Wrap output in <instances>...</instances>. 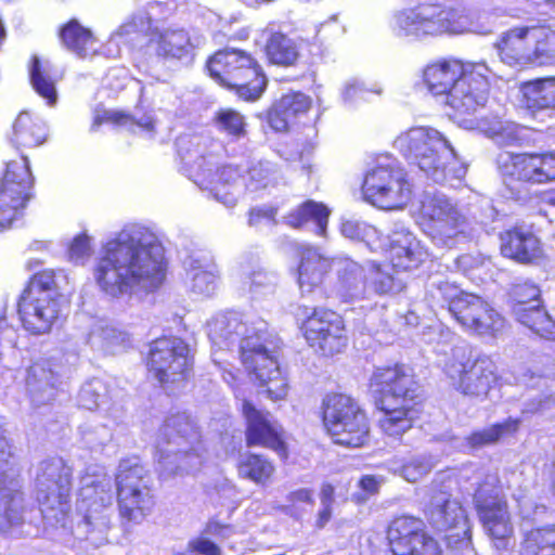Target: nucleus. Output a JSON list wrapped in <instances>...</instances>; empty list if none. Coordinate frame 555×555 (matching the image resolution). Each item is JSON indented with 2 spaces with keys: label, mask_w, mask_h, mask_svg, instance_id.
<instances>
[{
  "label": "nucleus",
  "mask_w": 555,
  "mask_h": 555,
  "mask_svg": "<svg viewBox=\"0 0 555 555\" xmlns=\"http://www.w3.org/2000/svg\"><path fill=\"white\" fill-rule=\"evenodd\" d=\"M166 272L162 246L129 233L103 244L93 268L98 286L113 298L130 295L134 289L154 292L164 283Z\"/></svg>",
  "instance_id": "obj_1"
},
{
  "label": "nucleus",
  "mask_w": 555,
  "mask_h": 555,
  "mask_svg": "<svg viewBox=\"0 0 555 555\" xmlns=\"http://www.w3.org/2000/svg\"><path fill=\"white\" fill-rule=\"evenodd\" d=\"M369 388L380 414V433L401 441L421 422L427 404L426 391L414 367L401 361L377 365L369 378Z\"/></svg>",
  "instance_id": "obj_2"
},
{
  "label": "nucleus",
  "mask_w": 555,
  "mask_h": 555,
  "mask_svg": "<svg viewBox=\"0 0 555 555\" xmlns=\"http://www.w3.org/2000/svg\"><path fill=\"white\" fill-rule=\"evenodd\" d=\"M422 80L434 96H444L454 119L472 121L490 95V69L483 62L455 56L434 60L423 68Z\"/></svg>",
  "instance_id": "obj_3"
},
{
  "label": "nucleus",
  "mask_w": 555,
  "mask_h": 555,
  "mask_svg": "<svg viewBox=\"0 0 555 555\" xmlns=\"http://www.w3.org/2000/svg\"><path fill=\"white\" fill-rule=\"evenodd\" d=\"M211 79L244 102L258 101L268 88V77L258 59L237 48L216 51L206 61Z\"/></svg>",
  "instance_id": "obj_4"
},
{
  "label": "nucleus",
  "mask_w": 555,
  "mask_h": 555,
  "mask_svg": "<svg viewBox=\"0 0 555 555\" xmlns=\"http://www.w3.org/2000/svg\"><path fill=\"white\" fill-rule=\"evenodd\" d=\"M320 417L326 434L335 444L357 449L370 443L371 417L351 395L327 392L321 401Z\"/></svg>",
  "instance_id": "obj_5"
},
{
  "label": "nucleus",
  "mask_w": 555,
  "mask_h": 555,
  "mask_svg": "<svg viewBox=\"0 0 555 555\" xmlns=\"http://www.w3.org/2000/svg\"><path fill=\"white\" fill-rule=\"evenodd\" d=\"M441 306L466 332L495 337L503 333L506 320L486 299L448 281L437 285Z\"/></svg>",
  "instance_id": "obj_6"
},
{
  "label": "nucleus",
  "mask_w": 555,
  "mask_h": 555,
  "mask_svg": "<svg viewBox=\"0 0 555 555\" xmlns=\"http://www.w3.org/2000/svg\"><path fill=\"white\" fill-rule=\"evenodd\" d=\"M118 516L127 524H139L156 505L150 470L139 461L122 460L114 475Z\"/></svg>",
  "instance_id": "obj_7"
},
{
  "label": "nucleus",
  "mask_w": 555,
  "mask_h": 555,
  "mask_svg": "<svg viewBox=\"0 0 555 555\" xmlns=\"http://www.w3.org/2000/svg\"><path fill=\"white\" fill-rule=\"evenodd\" d=\"M443 372L457 392L481 400L486 399L501 382L494 360L472 348L455 349L446 361Z\"/></svg>",
  "instance_id": "obj_8"
},
{
  "label": "nucleus",
  "mask_w": 555,
  "mask_h": 555,
  "mask_svg": "<svg viewBox=\"0 0 555 555\" xmlns=\"http://www.w3.org/2000/svg\"><path fill=\"white\" fill-rule=\"evenodd\" d=\"M297 327L307 346L320 357L333 358L348 348L346 320L332 308L301 307Z\"/></svg>",
  "instance_id": "obj_9"
},
{
  "label": "nucleus",
  "mask_w": 555,
  "mask_h": 555,
  "mask_svg": "<svg viewBox=\"0 0 555 555\" xmlns=\"http://www.w3.org/2000/svg\"><path fill=\"white\" fill-rule=\"evenodd\" d=\"M144 364L147 373L162 388L179 389L192 376L194 358L182 338L162 336L150 343Z\"/></svg>",
  "instance_id": "obj_10"
},
{
  "label": "nucleus",
  "mask_w": 555,
  "mask_h": 555,
  "mask_svg": "<svg viewBox=\"0 0 555 555\" xmlns=\"http://www.w3.org/2000/svg\"><path fill=\"white\" fill-rule=\"evenodd\" d=\"M280 358L281 347L273 340H245L240 346V359L245 373L273 401L284 400L289 388Z\"/></svg>",
  "instance_id": "obj_11"
},
{
  "label": "nucleus",
  "mask_w": 555,
  "mask_h": 555,
  "mask_svg": "<svg viewBox=\"0 0 555 555\" xmlns=\"http://www.w3.org/2000/svg\"><path fill=\"white\" fill-rule=\"evenodd\" d=\"M504 185L518 198V188L555 182V150L507 152L498 158Z\"/></svg>",
  "instance_id": "obj_12"
},
{
  "label": "nucleus",
  "mask_w": 555,
  "mask_h": 555,
  "mask_svg": "<svg viewBox=\"0 0 555 555\" xmlns=\"http://www.w3.org/2000/svg\"><path fill=\"white\" fill-rule=\"evenodd\" d=\"M452 479L436 478L428 490L424 515L437 530L446 532L449 543L470 540V526L462 504L453 498Z\"/></svg>",
  "instance_id": "obj_13"
},
{
  "label": "nucleus",
  "mask_w": 555,
  "mask_h": 555,
  "mask_svg": "<svg viewBox=\"0 0 555 555\" xmlns=\"http://www.w3.org/2000/svg\"><path fill=\"white\" fill-rule=\"evenodd\" d=\"M396 143L403 156L425 172L443 171L455 159L451 144L429 127H412Z\"/></svg>",
  "instance_id": "obj_14"
},
{
  "label": "nucleus",
  "mask_w": 555,
  "mask_h": 555,
  "mask_svg": "<svg viewBox=\"0 0 555 555\" xmlns=\"http://www.w3.org/2000/svg\"><path fill=\"white\" fill-rule=\"evenodd\" d=\"M386 555H442L439 541L426 529L422 518L393 517L386 528Z\"/></svg>",
  "instance_id": "obj_15"
},
{
  "label": "nucleus",
  "mask_w": 555,
  "mask_h": 555,
  "mask_svg": "<svg viewBox=\"0 0 555 555\" xmlns=\"http://www.w3.org/2000/svg\"><path fill=\"white\" fill-rule=\"evenodd\" d=\"M30 162L24 156L7 163L0 178V231L9 229L29 202Z\"/></svg>",
  "instance_id": "obj_16"
},
{
  "label": "nucleus",
  "mask_w": 555,
  "mask_h": 555,
  "mask_svg": "<svg viewBox=\"0 0 555 555\" xmlns=\"http://www.w3.org/2000/svg\"><path fill=\"white\" fill-rule=\"evenodd\" d=\"M364 198L383 209H401L411 197V185L401 168L378 165L367 171L362 183Z\"/></svg>",
  "instance_id": "obj_17"
},
{
  "label": "nucleus",
  "mask_w": 555,
  "mask_h": 555,
  "mask_svg": "<svg viewBox=\"0 0 555 555\" xmlns=\"http://www.w3.org/2000/svg\"><path fill=\"white\" fill-rule=\"evenodd\" d=\"M508 301L516 319L541 337H555V322L547 313L540 287L530 281L512 285Z\"/></svg>",
  "instance_id": "obj_18"
},
{
  "label": "nucleus",
  "mask_w": 555,
  "mask_h": 555,
  "mask_svg": "<svg viewBox=\"0 0 555 555\" xmlns=\"http://www.w3.org/2000/svg\"><path fill=\"white\" fill-rule=\"evenodd\" d=\"M463 14L455 9L440 4H421L402 11L397 25L404 35H434L456 33L463 27Z\"/></svg>",
  "instance_id": "obj_19"
},
{
  "label": "nucleus",
  "mask_w": 555,
  "mask_h": 555,
  "mask_svg": "<svg viewBox=\"0 0 555 555\" xmlns=\"http://www.w3.org/2000/svg\"><path fill=\"white\" fill-rule=\"evenodd\" d=\"M241 413L245 421L244 436L247 448L269 449L282 460L288 459L285 430L272 418L269 411L260 410L250 400L244 399Z\"/></svg>",
  "instance_id": "obj_20"
},
{
  "label": "nucleus",
  "mask_w": 555,
  "mask_h": 555,
  "mask_svg": "<svg viewBox=\"0 0 555 555\" xmlns=\"http://www.w3.org/2000/svg\"><path fill=\"white\" fill-rule=\"evenodd\" d=\"M474 505L494 546L507 550L514 539V525L506 498L498 492H487L482 486H479L475 493Z\"/></svg>",
  "instance_id": "obj_21"
},
{
  "label": "nucleus",
  "mask_w": 555,
  "mask_h": 555,
  "mask_svg": "<svg viewBox=\"0 0 555 555\" xmlns=\"http://www.w3.org/2000/svg\"><path fill=\"white\" fill-rule=\"evenodd\" d=\"M418 225L431 238H453L463 232L465 218L446 198L426 197L416 217Z\"/></svg>",
  "instance_id": "obj_22"
},
{
  "label": "nucleus",
  "mask_w": 555,
  "mask_h": 555,
  "mask_svg": "<svg viewBox=\"0 0 555 555\" xmlns=\"http://www.w3.org/2000/svg\"><path fill=\"white\" fill-rule=\"evenodd\" d=\"M499 249L503 258L522 266H537L546 257L544 244L539 235L519 224L499 233Z\"/></svg>",
  "instance_id": "obj_23"
},
{
  "label": "nucleus",
  "mask_w": 555,
  "mask_h": 555,
  "mask_svg": "<svg viewBox=\"0 0 555 555\" xmlns=\"http://www.w3.org/2000/svg\"><path fill=\"white\" fill-rule=\"evenodd\" d=\"M330 207L314 199H306L283 216V223L293 230H302L309 223L314 225V233L325 237L328 220L331 217Z\"/></svg>",
  "instance_id": "obj_24"
},
{
  "label": "nucleus",
  "mask_w": 555,
  "mask_h": 555,
  "mask_svg": "<svg viewBox=\"0 0 555 555\" xmlns=\"http://www.w3.org/2000/svg\"><path fill=\"white\" fill-rule=\"evenodd\" d=\"M385 256L396 271H412L426 260L427 251L415 237L403 234L390 242Z\"/></svg>",
  "instance_id": "obj_25"
},
{
  "label": "nucleus",
  "mask_w": 555,
  "mask_h": 555,
  "mask_svg": "<svg viewBox=\"0 0 555 555\" xmlns=\"http://www.w3.org/2000/svg\"><path fill=\"white\" fill-rule=\"evenodd\" d=\"M240 479L247 480L259 487L270 485L276 475V465L273 459L261 452L246 451L235 463Z\"/></svg>",
  "instance_id": "obj_26"
},
{
  "label": "nucleus",
  "mask_w": 555,
  "mask_h": 555,
  "mask_svg": "<svg viewBox=\"0 0 555 555\" xmlns=\"http://www.w3.org/2000/svg\"><path fill=\"white\" fill-rule=\"evenodd\" d=\"M332 268L331 261L313 248L300 251L297 282L302 292H313L323 285Z\"/></svg>",
  "instance_id": "obj_27"
},
{
  "label": "nucleus",
  "mask_w": 555,
  "mask_h": 555,
  "mask_svg": "<svg viewBox=\"0 0 555 555\" xmlns=\"http://www.w3.org/2000/svg\"><path fill=\"white\" fill-rule=\"evenodd\" d=\"M529 26H516L504 31L494 47L500 59L508 65L530 62Z\"/></svg>",
  "instance_id": "obj_28"
},
{
  "label": "nucleus",
  "mask_w": 555,
  "mask_h": 555,
  "mask_svg": "<svg viewBox=\"0 0 555 555\" xmlns=\"http://www.w3.org/2000/svg\"><path fill=\"white\" fill-rule=\"evenodd\" d=\"M42 475L50 494L55 495L60 504H67L73 488V467L61 457H53L42 463Z\"/></svg>",
  "instance_id": "obj_29"
},
{
  "label": "nucleus",
  "mask_w": 555,
  "mask_h": 555,
  "mask_svg": "<svg viewBox=\"0 0 555 555\" xmlns=\"http://www.w3.org/2000/svg\"><path fill=\"white\" fill-rule=\"evenodd\" d=\"M150 42L155 43L157 55L167 60H182L192 54L191 38L184 29L166 30L152 38Z\"/></svg>",
  "instance_id": "obj_30"
},
{
  "label": "nucleus",
  "mask_w": 555,
  "mask_h": 555,
  "mask_svg": "<svg viewBox=\"0 0 555 555\" xmlns=\"http://www.w3.org/2000/svg\"><path fill=\"white\" fill-rule=\"evenodd\" d=\"M264 55L271 65L292 67L298 63L300 53L292 38L282 31H273L266 41Z\"/></svg>",
  "instance_id": "obj_31"
},
{
  "label": "nucleus",
  "mask_w": 555,
  "mask_h": 555,
  "mask_svg": "<svg viewBox=\"0 0 555 555\" xmlns=\"http://www.w3.org/2000/svg\"><path fill=\"white\" fill-rule=\"evenodd\" d=\"M530 62L555 63V30L547 25L529 26Z\"/></svg>",
  "instance_id": "obj_32"
},
{
  "label": "nucleus",
  "mask_w": 555,
  "mask_h": 555,
  "mask_svg": "<svg viewBox=\"0 0 555 555\" xmlns=\"http://www.w3.org/2000/svg\"><path fill=\"white\" fill-rule=\"evenodd\" d=\"M519 424L520 421L518 418L508 417L487 428L472 431L465 437L464 443L472 450L494 444L503 437L516 434L519 429Z\"/></svg>",
  "instance_id": "obj_33"
},
{
  "label": "nucleus",
  "mask_w": 555,
  "mask_h": 555,
  "mask_svg": "<svg viewBox=\"0 0 555 555\" xmlns=\"http://www.w3.org/2000/svg\"><path fill=\"white\" fill-rule=\"evenodd\" d=\"M57 35L64 47L79 56H85L94 43L92 31L76 18L61 25Z\"/></svg>",
  "instance_id": "obj_34"
},
{
  "label": "nucleus",
  "mask_w": 555,
  "mask_h": 555,
  "mask_svg": "<svg viewBox=\"0 0 555 555\" xmlns=\"http://www.w3.org/2000/svg\"><path fill=\"white\" fill-rule=\"evenodd\" d=\"M524 555H555V525L533 527L521 541Z\"/></svg>",
  "instance_id": "obj_35"
},
{
  "label": "nucleus",
  "mask_w": 555,
  "mask_h": 555,
  "mask_svg": "<svg viewBox=\"0 0 555 555\" xmlns=\"http://www.w3.org/2000/svg\"><path fill=\"white\" fill-rule=\"evenodd\" d=\"M214 125L219 132L232 140L238 141L248 135L247 118L233 107H223L214 115Z\"/></svg>",
  "instance_id": "obj_36"
},
{
  "label": "nucleus",
  "mask_w": 555,
  "mask_h": 555,
  "mask_svg": "<svg viewBox=\"0 0 555 555\" xmlns=\"http://www.w3.org/2000/svg\"><path fill=\"white\" fill-rule=\"evenodd\" d=\"M528 106L534 111L555 108V77L535 79L526 83Z\"/></svg>",
  "instance_id": "obj_37"
},
{
  "label": "nucleus",
  "mask_w": 555,
  "mask_h": 555,
  "mask_svg": "<svg viewBox=\"0 0 555 555\" xmlns=\"http://www.w3.org/2000/svg\"><path fill=\"white\" fill-rule=\"evenodd\" d=\"M61 299L59 293L37 298V335L50 332L60 317Z\"/></svg>",
  "instance_id": "obj_38"
},
{
  "label": "nucleus",
  "mask_w": 555,
  "mask_h": 555,
  "mask_svg": "<svg viewBox=\"0 0 555 555\" xmlns=\"http://www.w3.org/2000/svg\"><path fill=\"white\" fill-rule=\"evenodd\" d=\"M278 102L283 109V114H286L293 125L307 115L312 106L310 96L300 91L284 93L278 99Z\"/></svg>",
  "instance_id": "obj_39"
},
{
  "label": "nucleus",
  "mask_w": 555,
  "mask_h": 555,
  "mask_svg": "<svg viewBox=\"0 0 555 555\" xmlns=\"http://www.w3.org/2000/svg\"><path fill=\"white\" fill-rule=\"evenodd\" d=\"M62 79L57 70H48L37 59V94H39L48 106L57 103L56 83Z\"/></svg>",
  "instance_id": "obj_40"
},
{
  "label": "nucleus",
  "mask_w": 555,
  "mask_h": 555,
  "mask_svg": "<svg viewBox=\"0 0 555 555\" xmlns=\"http://www.w3.org/2000/svg\"><path fill=\"white\" fill-rule=\"evenodd\" d=\"M34 281L35 274L29 276L17 301V312L25 328H29L31 326V317L35 315V304L31 298Z\"/></svg>",
  "instance_id": "obj_41"
},
{
  "label": "nucleus",
  "mask_w": 555,
  "mask_h": 555,
  "mask_svg": "<svg viewBox=\"0 0 555 555\" xmlns=\"http://www.w3.org/2000/svg\"><path fill=\"white\" fill-rule=\"evenodd\" d=\"M282 111L278 100H275L264 113L266 122L276 133H286L294 126Z\"/></svg>",
  "instance_id": "obj_42"
},
{
  "label": "nucleus",
  "mask_w": 555,
  "mask_h": 555,
  "mask_svg": "<svg viewBox=\"0 0 555 555\" xmlns=\"http://www.w3.org/2000/svg\"><path fill=\"white\" fill-rule=\"evenodd\" d=\"M0 511L9 521H17L24 511V499L22 493L12 492L0 494Z\"/></svg>",
  "instance_id": "obj_43"
},
{
  "label": "nucleus",
  "mask_w": 555,
  "mask_h": 555,
  "mask_svg": "<svg viewBox=\"0 0 555 555\" xmlns=\"http://www.w3.org/2000/svg\"><path fill=\"white\" fill-rule=\"evenodd\" d=\"M165 428L169 436L177 435L186 438L192 435H198L195 423L189 416L172 417L166 422Z\"/></svg>",
  "instance_id": "obj_44"
},
{
  "label": "nucleus",
  "mask_w": 555,
  "mask_h": 555,
  "mask_svg": "<svg viewBox=\"0 0 555 555\" xmlns=\"http://www.w3.org/2000/svg\"><path fill=\"white\" fill-rule=\"evenodd\" d=\"M372 289L380 295H391L401 291L402 285L391 274L376 272L375 276L371 280Z\"/></svg>",
  "instance_id": "obj_45"
},
{
  "label": "nucleus",
  "mask_w": 555,
  "mask_h": 555,
  "mask_svg": "<svg viewBox=\"0 0 555 555\" xmlns=\"http://www.w3.org/2000/svg\"><path fill=\"white\" fill-rule=\"evenodd\" d=\"M273 170L268 162H258L247 169V176L257 188H266L272 177Z\"/></svg>",
  "instance_id": "obj_46"
},
{
  "label": "nucleus",
  "mask_w": 555,
  "mask_h": 555,
  "mask_svg": "<svg viewBox=\"0 0 555 555\" xmlns=\"http://www.w3.org/2000/svg\"><path fill=\"white\" fill-rule=\"evenodd\" d=\"M129 121H134V117L124 111H102L96 114L93 118V124L95 126H101L104 124H112L116 126H121L129 124Z\"/></svg>",
  "instance_id": "obj_47"
},
{
  "label": "nucleus",
  "mask_w": 555,
  "mask_h": 555,
  "mask_svg": "<svg viewBox=\"0 0 555 555\" xmlns=\"http://www.w3.org/2000/svg\"><path fill=\"white\" fill-rule=\"evenodd\" d=\"M188 551L197 555H222L221 547L205 535L190 540Z\"/></svg>",
  "instance_id": "obj_48"
},
{
  "label": "nucleus",
  "mask_w": 555,
  "mask_h": 555,
  "mask_svg": "<svg viewBox=\"0 0 555 555\" xmlns=\"http://www.w3.org/2000/svg\"><path fill=\"white\" fill-rule=\"evenodd\" d=\"M279 208L276 206H257L248 210V224L251 227L259 225L262 221H271L276 223Z\"/></svg>",
  "instance_id": "obj_49"
},
{
  "label": "nucleus",
  "mask_w": 555,
  "mask_h": 555,
  "mask_svg": "<svg viewBox=\"0 0 555 555\" xmlns=\"http://www.w3.org/2000/svg\"><path fill=\"white\" fill-rule=\"evenodd\" d=\"M287 502L291 506H298L301 503L310 506L314 505V493L312 489L299 488L291 491L286 496Z\"/></svg>",
  "instance_id": "obj_50"
},
{
  "label": "nucleus",
  "mask_w": 555,
  "mask_h": 555,
  "mask_svg": "<svg viewBox=\"0 0 555 555\" xmlns=\"http://www.w3.org/2000/svg\"><path fill=\"white\" fill-rule=\"evenodd\" d=\"M231 532V525L211 519L206 522L202 533L206 537L210 535L219 539H225L230 535Z\"/></svg>",
  "instance_id": "obj_51"
},
{
  "label": "nucleus",
  "mask_w": 555,
  "mask_h": 555,
  "mask_svg": "<svg viewBox=\"0 0 555 555\" xmlns=\"http://www.w3.org/2000/svg\"><path fill=\"white\" fill-rule=\"evenodd\" d=\"M37 287L40 291L52 292V294L56 292V283H55V272L53 270H40L37 272Z\"/></svg>",
  "instance_id": "obj_52"
},
{
  "label": "nucleus",
  "mask_w": 555,
  "mask_h": 555,
  "mask_svg": "<svg viewBox=\"0 0 555 555\" xmlns=\"http://www.w3.org/2000/svg\"><path fill=\"white\" fill-rule=\"evenodd\" d=\"M89 241L86 235L76 236L69 246V256L72 258H80L88 254Z\"/></svg>",
  "instance_id": "obj_53"
},
{
  "label": "nucleus",
  "mask_w": 555,
  "mask_h": 555,
  "mask_svg": "<svg viewBox=\"0 0 555 555\" xmlns=\"http://www.w3.org/2000/svg\"><path fill=\"white\" fill-rule=\"evenodd\" d=\"M358 485L366 494L374 495L379 491L380 481L373 475H364Z\"/></svg>",
  "instance_id": "obj_54"
},
{
  "label": "nucleus",
  "mask_w": 555,
  "mask_h": 555,
  "mask_svg": "<svg viewBox=\"0 0 555 555\" xmlns=\"http://www.w3.org/2000/svg\"><path fill=\"white\" fill-rule=\"evenodd\" d=\"M13 130L18 138L26 132H31V117L27 113L20 114L13 124Z\"/></svg>",
  "instance_id": "obj_55"
},
{
  "label": "nucleus",
  "mask_w": 555,
  "mask_h": 555,
  "mask_svg": "<svg viewBox=\"0 0 555 555\" xmlns=\"http://www.w3.org/2000/svg\"><path fill=\"white\" fill-rule=\"evenodd\" d=\"M320 501L322 505L333 506L335 501V487L332 483H322L320 489Z\"/></svg>",
  "instance_id": "obj_56"
},
{
  "label": "nucleus",
  "mask_w": 555,
  "mask_h": 555,
  "mask_svg": "<svg viewBox=\"0 0 555 555\" xmlns=\"http://www.w3.org/2000/svg\"><path fill=\"white\" fill-rule=\"evenodd\" d=\"M333 516V506L322 505L320 511L317 514L314 528L318 530L323 529L332 519Z\"/></svg>",
  "instance_id": "obj_57"
},
{
  "label": "nucleus",
  "mask_w": 555,
  "mask_h": 555,
  "mask_svg": "<svg viewBox=\"0 0 555 555\" xmlns=\"http://www.w3.org/2000/svg\"><path fill=\"white\" fill-rule=\"evenodd\" d=\"M129 122L135 124L137 126H139L145 130H149V131H152L155 128V119L152 116H147L143 120H137L134 118V121H129Z\"/></svg>",
  "instance_id": "obj_58"
},
{
  "label": "nucleus",
  "mask_w": 555,
  "mask_h": 555,
  "mask_svg": "<svg viewBox=\"0 0 555 555\" xmlns=\"http://www.w3.org/2000/svg\"><path fill=\"white\" fill-rule=\"evenodd\" d=\"M356 231H357V224L351 221H347L341 224V233L345 236L353 237V235L356 234Z\"/></svg>",
  "instance_id": "obj_59"
},
{
  "label": "nucleus",
  "mask_w": 555,
  "mask_h": 555,
  "mask_svg": "<svg viewBox=\"0 0 555 555\" xmlns=\"http://www.w3.org/2000/svg\"><path fill=\"white\" fill-rule=\"evenodd\" d=\"M246 7L253 9H259L262 5H268L275 2L276 0H241Z\"/></svg>",
  "instance_id": "obj_60"
},
{
  "label": "nucleus",
  "mask_w": 555,
  "mask_h": 555,
  "mask_svg": "<svg viewBox=\"0 0 555 555\" xmlns=\"http://www.w3.org/2000/svg\"><path fill=\"white\" fill-rule=\"evenodd\" d=\"M412 469L417 470L420 476L425 473L423 464L408 463L402 466V472L405 474V476H409L410 470Z\"/></svg>",
  "instance_id": "obj_61"
},
{
  "label": "nucleus",
  "mask_w": 555,
  "mask_h": 555,
  "mask_svg": "<svg viewBox=\"0 0 555 555\" xmlns=\"http://www.w3.org/2000/svg\"><path fill=\"white\" fill-rule=\"evenodd\" d=\"M251 282L256 285H262L264 283V280L267 279V273L259 270V271H253L250 273Z\"/></svg>",
  "instance_id": "obj_62"
},
{
  "label": "nucleus",
  "mask_w": 555,
  "mask_h": 555,
  "mask_svg": "<svg viewBox=\"0 0 555 555\" xmlns=\"http://www.w3.org/2000/svg\"><path fill=\"white\" fill-rule=\"evenodd\" d=\"M550 490L552 492V494L555 496V460L552 462V468H551V474H550Z\"/></svg>",
  "instance_id": "obj_63"
},
{
  "label": "nucleus",
  "mask_w": 555,
  "mask_h": 555,
  "mask_svg": "<svg viewBox=\"0 0 555 555\" xmlns=\"http://www.w3.org/2000/svg\"><path fill=\"white\" fill-rule=\"evenodd\" d=\"M28 72L30 82L35 86V57L29 61Z\"/></svg>",
  "instance_id": "obj_64"
}]
</instances>
